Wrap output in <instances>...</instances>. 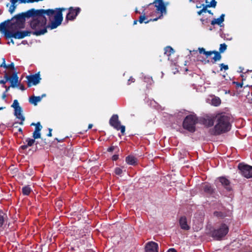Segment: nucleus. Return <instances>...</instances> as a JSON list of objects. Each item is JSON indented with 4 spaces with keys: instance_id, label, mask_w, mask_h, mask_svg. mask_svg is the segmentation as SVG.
Segmentation results:
<instances>
[{
    "instance_id": "1",
    "label": "nucleus",
    "mask_w": 252,
    "mask_h": 252,
    "mask_svg": "<svg viewBox=\"0 0 252 252\" xmlns=\"http://www.w3.org/2000/svg\"><path fill=\"white\" fill-rule=\"evenodd\" d=\"M66 9L59 8L55 9H35L28 10V18L32 17L30 27L33 30L32 34L36 36L47 32V28L54 29L60 26L63 21V11Z\"/></svg>"
},
{
    "instance_id": "2",
    "label": "nucleus",
    "mask_w": 252,
    "mask_h": 252,
    "mask_svg": "<svg viewBox=\"0 0 252 252\" xmlns=\"http://www.w3.org/2000/svg\"><path fill=\"white\" fill-rule=\"evenodd\" d=\"M216 124L214 127V134H220L228 131L230 129V118L225 114H218L216 117Z\"/></svg>"
},
{
    "instance_id": "3",
    "label": "nucleus",
    "mask_w": 252,
    "mask_h": 252,
    "mask_svg": "<svg viewBox=\"0 0 252 252\" xmlns=\"http://www.w3.org/2000/svg\"><path fill=\"white\" fill-rule=\"evenodd\" d=\"M28 11L24 13L18 14L14 16L11 19L12 22L10 25V29L12 31L19 30L23 29L25 25V18H28Z\"/></svg>"
},
{
    "instance_id": "4",
    "label": "nucleus",
    "mask_w": 252,
    "mask_h": 252,
    "mask_svg": "<svg viewBox=\"0 0 252 252\" xmlns=\"http://www.w3.org/2000/svg\"><path fill=\"white\" fill-rule=\"evenodd\" d=\"M196 121L197 119L195 116L193 115H188L183 122V127L190 132H193L195 131V125Z\"/></svg>"
},
{
    "instance_id": "5",
    "label": "nucleus",
    "mask_w": 252,
    "mask_h": 252,
    "mask_svg": "<svg viewBox=\"0 0 252 252\" xmlns=\"http://www.w3.org/2000/svg\"><path fill=\"white\" fill-rule=\"evenodd\" d=\"M228 226L225 224H222L218 229L212 232V236L217 240H220L224 237L228 232Z\"/></svg>"
},
{
    "instance_id": "6",
    "label": "nucleus",
    "mask_w": 252,
    "mask_h": 252,
    "mask_svg": "<svg viewBox=\"0 0 252 252\" xmlns=\"http://www.w3.org/2000/svg\"><path fill=\"white\" fill-rule=\"evenodd\" d=\"M238 168L241 174L247 178H252V166L244 163L238 164Z\"/></svg>"
},
{
    "instance_id": "7",
    "label": "nucleus",
    "mask_w": 252,
    "mask_h": 252,
    "mask_svg": "<svg viewBox=\"0 0 252 252\" xmlns=\"http://www.w3.org/2000/svg\"><path fill=\"white\" fill-rule=\"evenodd\" d=\"M110 125L114 127L117 130H121L122 134H124L125 132V126H121V122L119 120L118 115H113L109 120Z\"/></svg>"
},
{
    "instance_id": "8",
    "label": "nucleus",
    "mask_w": 252,
    "mask_h": 252,
    "mask_svg": "<svg viewBox=\"0 0 252 252\" xmlns=\"http://www.w3.org/2000/svg\"><path fill=\"white\" fill-rule=\"evenodd\" d=\"M31 33V32L28 31H19L16 30L8 33V38H14L15 39H22L26 36H30Z\"/></svg>"
},
{
    "instance_id": "9",
    "label": "nucleus",
    "mask_w": 252,
    "mask_h": 252,
    "mask_svg": "<svg viewBox=\"0 0 252 252\" xmlns=\"http://www.w3.org/2000/svg\"><path fill=\"white\" fill-rule=\"evenodd\" d=\"M153 4H155L157 11L160 14L159 18L161 17L163 14H165L166 13V5L164 3L163 0H155Z\"/></svg>"
},
{
    "instance_id": "10",
    "label": "nucleus",
    "mask_w": 252,
    "mask_h": 252,
    "mask_svg": "<svg viewBox=\"0 0 252 252\" xmlns=\"http://www.w3.org/2000/svg\"><path fill=\"white\" fill-rule=\"evenodd\" d=\"M26 78L28 80L27 84L29 87L32 85H36L39 83L41 79L39 72L33 75H28Z\"/></svg>"
},
{
    "instance_id": "11",
    "label": "nucleus",
    "mask_w": 252,
    "mask_h": 252,
    "mask_svg": "<svg viewBox=\"0 0 252 252\" xmlns=\"http://www.w3.org/2000/svg\"><path fill=\"white\" fill-rule=\"evenodd\" d=\"M19 2L20 3H31L32 0H19ZM18 1V0H10L11 4L9 3H7L6 4V6H9L8 11L10 13V14H12L15 10V9L17 7L16 3Z\"/></svg>"
},
{
    "instance_id": "12",
    "label": "nucleus",
    "mask_w": 252,
    "mask_h": 252,
    "mask_svg": "<svg viewBox=\"0 0 252 252\" xmlns=\"http://www.w3.org/2000/svg\"><path fill=\"white\" fill-rule=\"evenodd\" d=\"M10 21V20H8L3 22H2L0 24V32L4 34V35L7 38H8V33L11 32V31H9L7 29V27L10 28V26H9Z\"/></svg>"
},
{
    "instance_id": "13",
    "label": "nucleus",
    "mask_w": 252,
    "mask_h": 252,
    "mask_svg": "<svg viewBox=\"0 0 252 252\" xmlns=\"http://www.w3.org/2000/svg\"><path fill=\"white\" fill-rule=\"evenodd\" d=\"M80 9L78 7L74 9L73 7L69 8V12L66 15V19L69 20H72L75 18L76 16L79 13Z\"/></svg>"
},
{
    "instance_id": "14",
    "label": "nucleus",
    "mask_w": 252,
    "mask_h": 252,
    "mask_svg": "<svg viewBox=\"0 0 252 252\" xmlns=\"http://www.w3.org/2000/svg\"><path fill=\"white\" fill-rule=\"evenodd\" d=\"M158 245L154 242H150L145 247L146 252H158Z\"/></svg>"
},
{
    "instance_id": "15",
    "label": "nucleus",
    "mask_w": 252,
    "mask_h": 252,
    "mask_svg": "<svg viewBox=\"0 0 252 252\" xmlns=\"http://www.w3.org/2000/svg\"><path fill=\"white\" fill-rule=\"evenodd\" d=\"M14 115L17 119L21 120L19 124L23 125L24 124L25 118L23 115V110L22 107L14 110Z\"/></svg>"
},
{
    "instance_id": "16",
    "label": "nucleus",
    "mask_w": 252,
    "mask_h": 252,
    "mask_svg": "<svg viewBox=\"0 0 252 252\" xmlns=\"http://www.w3.org/2000/svg\"><path fill=\"white\" fill-rule=\"evenodd\" d=\"M219 182L221 183V185L227 189V190H231V186L230 185V181L225 177H221L219 179Z\"/></svg>"
},
{
    "instance_id": "17",
    "label": "nucleus",
    "mask_w": 252,
    "mask_h": 252,
    "mask_svg": "<svg viewBox=\"0 0 252 252\" xmlns=\"http://www.w3.org/2000/svg\"><path fill=\"white\" fill-rule=\"evenodd\" d=\"M19 77L17 73H14L10 78L9 82L10 83V87L12 88L17 87L19 85Z\"/></svg>"
},
{
    "instance_id": "18",
    "label": "nucleus",
    "mask_w": 252,
    "mask_h": 252,
    "mask_svg": "<svg viewBox=\"0 0 252 252\" xmlns=\"http://www.w3.org/2000/svg\"><path fill=\"white\" fill-rule=\"evenodd\" d=\"M180 225L182 229L188 230L189 229L190 227L187 224V219L185 217H182L179 220Z\"/></svg>"
},
{
    "instance_id": "19",
    "label": "nucleus",
    "mask_w": 252,
    "mask_h": 252,
    "mask_svg": "<svg viewBox=\"0 0 252 252\" xmlns=\"http://www.w3.org/2000/svg\"><path fill=\"white\" fill-rule=\"evenodd\" d=\"M225 16V15L224 14H222L220 17L217 19H214L211 21V25H215L216 24H217L218 25H220L221 23H223L224 21V17Z\"/></svg>"
},
{
    "instance_id": "20",
    "label": "nucleus",
    "mask_w": 252,
    "mask_h": 252,
    "mask_svg": "<svg viewBox=\"0 0 252 252\" xmlns=\"http://www.w3.org/2000/svg\"><path fill=\"white\" fill-rule=\"evenodd\" d=\"M41 100V97L38 96H32L30 97L29 98V102L33 104L34 105H36L37 103L40 102Z\"/></svg>"
},
{
    "instance_id": "21",
    "label": "nucleus",
    "mask_w": 252,
    "mask_h": 252,
    "mask_svg": "<svg viewBox=\"0 0 252 252\" xmlns=\"http://www.w3.org/2000/svg\"><path fill=\"white\" fill-rule=\"evenodd\" d=\"M126 162L130 165H134L137 162V159L133 156H128L126 158Z\"/></svg>"
},
{
    "instance_id": "22",
    "label": "nucleus",
    "mask_w": 252,
    "mask_h": 252,
    "mask_svg": "<svg viewBox=\"0 0 252 252\" xmlns=\"http://www.w3.org/2000/svg\"><path fill=\"white\" fill-rule=\"evenodd\" d=\"M203 190L207 194H211L214 192V189L209 184H205L203 186Z\"/></svg>"
},
{
    "instance_id": "23",
    "label": "nucleus",
    "mask_w": 252,
    "mask_h": 252,
    "mask_svg": "<svg viewBox=\"0 0 252 252\" xmlns=\"http://www.w3.org/2000/svg\"><path fill=\"white\" fill-rule=\"evenodd\" d=\"M221 103V100L218 97H214L212 99L211 104L215 106H218Z\"/></svg>"
},
{
    "instance_id": "24",
    "label": "nucleus",
    "mask_w": 252,
    "mask_h": 252,
    "mask_svg": "<svg viewBox=\"0 0 252 252\" xmlns=\"http://www.w3.org/2000/svg\"><path fill=\"white\" fill-rule=\"evenodd\" d=\"M164 54L166 55L167 56H170L171 54L174 53V51L173 49L170 46L166 47L164 49Z\"/></svg>"
},
{
    "instance_id": "25",
    "label": "nucleus",
    "mask_w": 252,
    "mask_h": 252,
    "mask_svg": "<svg viewBox=\"0 0 252 252\" xmlns=\"http://www.w3.org/2000/svg\"><path fill=\"white\" fill-rule=\"evenodd\" d=\"M214 54H215L214 57L213 58V59L214 60L215 62H216L217 61H219L220 60L221 58V56L220 55V53L217 51H214Z\"/></svg>"
},
{
    "instance_id": "26",
    "label": "nucleus",
    "mask_w": 252,
    "mask_h": 252,
    "mask_svg": "<svg viewBox=\"0 0 252 252\" xmlns=\"http://www.w3.org/2000/svg\"><path fill=\"white\" fill-rule=\"evenodd\" d=\"M31 191V189L29 186H26L23 188L22 192L24 195H28Z\"/></svg>"
},
{
    "instance_id": "27",
    "label": "nucleus",
    "mask_w": 252,
    "mask_h": 252,
    "mask_svg": "<svg viewBox=\"0 0 252 252\" xmlns=\"http://www.w3.org/2000/svg\"><path fill=\"white\" fill-rule=\"evenodd\" d=\"M6 216L3 213L0 212V227H1L5 220Z\"/></svg>"
},
{
    "instance_id": "28",
    "label": "nucleus",
    "mask_w": 252,
    "mask_h": 252,
    "mask_svg": "<svg viewBox=\"0 0 252 252\" xmlns=\"http://www.w3.org/2000/svg\"><path fill=\"white\" fill-rule=\"evenodd\" d=\"M143 13V15H141L140 17H139V22L140 23H142L143 22H145V23H148L149 22V21H144L146 19V16H145V13H144V11L142 12Z\"/></svg>"
},
{
    "instance_id": "29",
    "label": "nucleus",
    "mask_w": 252,
    "mask_h": 252,
    "mask_svg": "<svg viewBox=\"0 0 252 252\" xmlns=\"http://www.w3.org/2000/svg\"><path fill=\"white\" fill-rule=\"evenodd\" d=\"M227 49V45L225 43L220 44L219 48L220 53H223Z\"/></svg>"
},
{
    "instance_id": "30",
    "label": "nucleus",
    "mask_w": 252,
    "mask_h": 252,
    "mask_svg": "<svg viewBox=\"0 0 252 252\" xmlns=\"http://www.w3.org/2000/svg\"><path fill=\"white\" fill-rule=\"evenodd\" d=\"M35 141L34 138L31 139L30 138H28L26 140V142L27 143V145H28L27 146H29V147L32 146L33 144L34 143Z\"/></svg>"
},
{
    "instance_id": "31",
    "label": "nucleus",
    "mask_w": 252,
    "mask_h": 252,
    "mask_svg": "<svg viewBox=\"0 0 252 252\" xmlns=\"http://www.w3.org/2000/svg\"><path fill=\"white\" fill-rule=\"evenodd\" d=\"M202 5L203 6V8L197 12V14L199 15H200L203 13L207 12V8L208 7H206V5H204V4H202Z\"/></svg>"
},
{
    "instance_id": "32",
    "label": "nucleus",
    "mask_w": 252,
    "mask_h": 252,
    "mask_svg": "<svg viewBox=\"0 0 252 252\" xmlns=\"http://www.w3.org/2000/svg\"><path fill=\"white\" fill-rule=\"evenodd\" d=\"M32 137L35 140L41 137L40 132L34 131L32 133Z\"/></svg>"
},
{
    "instance_id": "33",
    "label": "nucleus",
    "mask_w": 252,
    "mask_h": 252,
    "mask_svg": "<svg viewBox=\"0 0 252 252\" xmlns=\"http://www.w3.org/2000/svg\"><path fill=\"white\" fill-rule=\"evenodd\" d=\"M11 107H13L14 109V110L21 107V106H19V102L17 99L14 100L13 103L11 105Z\"/></svg>"
},
{
    "instance_id": "34",
    "label": "nucleus",
    "mask_w": 252,
    "mask_h": 252,
    "mask_svg": "<svg viewBox=\"0 0 252 252\" xmlns=\"http://www.w3.org/2000/svg\"><path fill=\"white\" fill-rule=\"evenodd\" d=\"M217 5V1L216 0H211L210 3L209 4H206V7H214L215 8Z\"/></svg>"
},
{
    "instance_id": "35",
    "label": "nucleus",
    "mask_w": 252,
    "mask_h": 252,
    "mask_svg": "<svg viewBox=\"0 0 252 252\" xmlns=\"http://www.w3.org/2000/svg\"><path fill=\"white\" fill-rule=\"evenodd\" d=\"M205 124L209 127L214 125V121L212 119H208L206 120Z\"/></svg>"
},
{
    "instance_id": "36",
    "label": "nucleus",
    "mask_w": 252,
    "mask_h": 252,
    "mask_svg": "<svg viewBox=\"0 0 252 252\" xmlns=\"http://www.w3.org/2000/svg\"><path fill=\"white\" fill-rule=\"evenodd\" d=\"M42 128V126L40 125V122H37L36 123L35 128L34 131L40 132Z\"/></svg>"
},
{
    "instance_id": "37",
    "label": "nucleus",
    "mask_w": 252,
    "mask_h": 252,
    "mask_svg": "<svg viewBox=\"0 0 252 252\" xmlns=\"http://www.w3.org/2000/svg\"><path fill=\"white\" fill-rule=\"evenodd\" d=\"M220 71L222 70V69H224L225 70H226L228 69V65H225L224 63H220Z\"/></svg>"
},
{
    "instance_id": "38",
    "label": "nucleus",
    "mask_w": 252,
    "mask_h": 252,
    "mask_svg": "<svg viewBox=\"0 0 252 252\" xmlns=\"http://www.w3.org/2000/svg\"><path fill=\"white\" fill-rule=\"evenodd\" d=\"M115 173L117 175H121L122 173V170L119 167L116 168L115 169Z\"/></svg>"
},
{
    "instance_id": "39",
    "label": "nucleus",
    "mask_w": 252,
    "mask_h": 252,
    "mask_svg": "<svg viewBox=\"0 0 252 252\" xmlns=\"http://www.w3.org/2000/svg\"><path fill=\"white\" fill-rule=\"evenodd\" d=\"M214 51H206L205 55L206 56V58H207L210 57L214 53Z\"/></svg>"
},
{
    "instance_id": "40",
    "label": "nucleus",
    "mask_w": 252,
    "mask_h": 252,
    "mask_svg": "<svg viewBox=\"0 0 252 252\" xmlns=\"http://www.w3.org/2000/svg\"><path fill=\"white\" fill-rule=\"evenodd\" d=\"M11 77H9L7 73H5L4 76V78L5 80H4V81H5V83L7 81H9Z\"/></svg>"
},
{
    "instance_id": "41",
    "label": "nucleus",
    "mask_w": 252,
    "mask_h": 252,
    "mask_svg": "<svg viewBox=\"0 0 252 252\" xmlns=\"http://www.w3.org/2000/svg\"><path fill=\"white\" fill-rule=\"evenodd\" d=\"M198 51L200 54H203L204 55L206 52L204 48H199Z\"/></svg>"
},
{
    "instance_id": "42",
    "label": "nucleus",
    "mask_w": 252,
    "mask_h": 252,
    "mask_svg": "<svg viewBox=\"0 0 252 252\" xmlns=\"http://www.w3.org/2000/svg\"><path fill=\"white\" fill-rule=\"evenodd\" d=\"M7 66H8V68H10L12 69H14V64L13 63H11L10 64L7 65Z\"/></svg>"
},
{
    "instance_id": "43",
    "label": "nucleus",
    "mask_w": 252,
    "mask_h": 252,
    "mask_svg": "<svg viewBox=\"0 0 252 252\" xmlns=\"http://www.w3.org/2000/svg\"><path fill=\"white\" fill-rule=\"evenodd\" d=\"M0 67H4V68H8V66H7V65L5 64V62H2L1 64L0 65Z\"/></svg>"
},
{
    "instance_id": "44",
    "label": "nucleus",
    "mask_w": 252,
    "mask_h": 252,
    "mask_svg": "<svg viewBox=\"0 0 252 252\" xmlns=\"http://www.w3.org/2000/svg\"><path fill=\"white\" fill-rule=\"evenodd\" d=\"M221 213L220 212H214V215H215L217 217H220L221 216Z\"/></svg>"
},
{
    "instance_id": "45",
    "label": "nucleus",
    "mask_w": 252,
    "mask_h": 252,
    "mask_svg": "<svg viewBox=\"0 0 252 252\" xmlns=\"http://www.w3.org/2000/svg\"><path fill=\"white\" fill-rule=\"evenodd\" d=\"M114 149H115V147L114 146H112L108 149L107 151L109 152H111L114 150Z\"/></svg>"
},
{
    "instance_id": "46",
    "label": "nucleus",
    "mask_w": 252,
    "mask_h": 252,
    "mask_svg": "<svg viewBox=\"0 0 252 252\" xmlns=\"http://www.w3.org/2000/svg\"><path fill=\"white\" fill-rule=\"evenodd\" d=\"M3 87H4L5 88V92L6 93L9 90V89L11 87L10 86L9 87H7L5 84L4 85H3Z\"/></svg>"
},
{
    "instance_id": "47",
    "label": "nucleus",
    "mask_w": 252,
    "mask_h": 252,
    "mask_svg": "<svg viewBox=\"0 0 252 252\" xmlns=\"http://www.w3.org/2000/svg\"><path fill=\"white\" fill-rule=\"evenodd\" d=\"M118 158V155H115L112 157V159L113 160H116Z\"/></svg>"
},
{
    "instance_id": "48",
    "label": "nucleus",
    "mask_w": 252,
    "mask_h": 252,
    "mask_svg": "<svg viewBox=\"0 0 252 252\" xmlns=\"http://www.w3.org/2000/svg\"><path fill=\"white\" fill-rule=\"evenodd\" d=\"M52 129L51 128H49V133L47 134L48 136L51 137L52 136Z\"/></svg>"
},
{
    "instance_id": "49",
    "label": "nucleus",
    "mask_w": 252,
    "mask_h": 252,
    "mask_svg": "<svg viewBox=\"0 0 252 252\" xmlns=\"http://www.w3.org/2000/svg\"><path fill=\"white\" fill-rule=\"evenodd\" d=\"M167 252H177L175 249L171 248L169 249Z\"/></svg>"
},
{
    "instance_id": "50",
    "label": "nucleus",
    "mask_w": 252,
    "mask_h": 252,
    "mask_svg": "<svg viewBox=\"0 0 252 252\" xmlns=\"http://www.w3.org/2000/svg\"><path fill=\"white\" fill-rule=\"evenodd\" d=\"M28 145H22L21 146V148L23 149V150H25L29 146H27Z\"/></svg>"
},
{
    "instance_id": "51",
    "label": "nucleus",
    "mask_w": 252,
    "mask_h": 252,
    "mask_svg": "<svg viewBox=\"0 0 252 252\" xmlns=\"http://www.w3.org/2000/svg\"><path fill=\"white\" fill-rule=\"evenodd\" d=\"M6 93L4 92L1 96L2 99H4L6 98Z\"/></svg>"
},
{
    "instance_id": "52",
    "label": "nucleus",
    "mask_w": 252,
    "mask_h": 252,
    "mask_svg": "<svg viewBox=\"0 0 252 252\" xmlns=\"http://www.w3.org/2000/svg\"><path fill=\"white\" fill-rule=\"evenodd\" d=\"M19 89L22 91H24L25 90V87L22 85L20 86Z\"/></svg>"
},
{
    "instance_id": "53",
    "label": "nucleus",
    "mask_w": 252,
    "mask_h": 252,
    "mask_svg": "<svg viewBox=\"0 0 252 252\" xmlns=\"http://www.w3.org/2000/svg\"><path fill=\"white\" fill-rule=\"evenodd\" d=\"M0 84L4 85L5 84V81H4V80H0Z\"/></svg>"
},
{
    "instance_id": "54",
    "label": "nucleus",
    "mask_w": 252,
    "mask_h": 252,
    "mask_svg": "<svg viewBox=\"0 0 252 252\" xmlns=\"http://www.w3.org/2000/svg\"><path fill=\"white\" fill-rule=\"evenodd\" d=\"M9 43H11L12 44H14V40H13V39H12L10 40V42H8V43L9 44Z\"/></svg>"
},
{
    "instance_id": "55",
    "label": "nucleus",
    "mask_w": 252,
    "mask_h": 252,
    "mask_svg": "<svg viewBox=\"0 0 252 252\" xmlns=\"http://www.w3.org/2000/svg\"><path fill=\"white\" fill-rule=\"evenodd\" d=\"M207 12L209 13V14H211V15H213V13L211 12V10H207Z\"/></svg>"
},
{
    "instance_id": "56",
    "label": "nucleus",
    "mask_w": 252,
    "mask_h": 252,
    "mask_svg": "<svg viewBox=\"0 0 252 252\" xmlns=\"http://www.w3.org/2000/svg\"><path fill=\"white\" fill-rule=\"evenodd\" d=\"M93 126V125L92 124H89V126H88V128L89 129H91Z\"/></svg>"
},
{
    "instance_id": "57",
    "label": "nucleus",
    "mask_w": 252,
    "mask_h": 252,
    "mask_svg": "<svg viewBox=\"0 0 252 252\" xmlns=\"http://www.w3.org/2000/svg\"><path fill=\"white\" fill-rule=\"evenodd\" d=\"M238 87H242V84H240V83L238 84Z\"/></svg>"
},
{
    "instance_id": "58",
    "label": "nucleus",
    "mask_w": 252,
    "mask_h": 252,
    "mask_svg": "<svg viewBox=\"0 0 252 252\" xmlns=\"http://www.w3.org/2000/svg\"><path fill=\"white\" fill-rule=\"evenodd\" d=\"M202 6V4L200 6L196 5V8H201Z\"/></svg>"
},
{
    "instance_id": "59",
    "label": "nucleus",
    "mask_w": 252,
    "mask_h": 252,
    "mask_svg": "<svg viewBox=\"0 0 252 252\" xmlns=\"http://www.w3.org/2000/svg\"><path fill=\"white\" fill-rule=\"evenodd\" d=\"M31 126H36V124L34 123H32L31 124Z\"/></svg>"
},
{
    "instance_id": "60",
    "label": "nucleus",
    "mask_w": 252,
    "mask_h": 252,
    "mask_svg": "<svg viewBox=\"0 0 252 252\" xmlns=\"http://www.w3.org/2000/svg\"><path fill=\"white\" fill-rule=\"evenodd\" d=\"M18 130H19V131H20V132H22V128H19V129H18Z\"/></svg>"
},
{
    "instance_id": "61",
    "label": "nucleus",
    "mask_w": 252,
    "mask_h": 252,
    "mask_svg": "<svg viewBox=\"0 0 252 252\" xmlns=\"http://www.w3.org/2000/svg\"><path fill=\"white\" fill-rule=\"evenodd\" d=\"M137 22V21H136V20L134 21V22H133V24L134 25L136 24Z\"/></svg>"
},
{
    "instance_id": "62",
    "label": "nucleus",
    "mask_w": 252,
    "mask_h": 252,
    "mask_svg": "<svg viewBox=\"0 0 252 252\" xmlns=\"http://www.w3.org/2000/svg\"><path fill=\"white\" fill-rule=\"evenodd\" d=\"M2 62H3V63L5 62V60L4 58H2Z\"/></svg>"
},
{
    "instance_id": "63",
    "label": "nucleus",
    "mask_w": 252,
    "mask_h": 252,
    "mask_svg": "<svg viewBox=\"0 0 252 252\" xmlns=\"http://www.w3.org/2000/svg\"><path fill=\"white\" fill-rule=\"evenodd\" d=\"M4 109V107H0V110H2Z\"/></svg>"
},
{
    "instance_id": "64",
    "label": "nucleus",
    "mask_w": 252,
    "mask_h": 252,
    "mask_svg": "<svg viewBox=\"0 0 252 252\" xmlns=\"http://www.w3.org/2000/svg\"><path fill=\"white\" fill-rule=\"evenodd\" d=\"M45 96V94H42V96H41V98H42V97H43V96Z\"/></svg>"
}]
</instances>
